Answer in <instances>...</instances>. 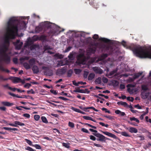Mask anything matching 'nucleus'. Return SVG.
<instances>
[{"mask_svg": "<svg viewBox=\"0 0 151 151\" xmlns=\"http://www.w3.org/2000/svg\"><path fill=\"white\" fill-rule=\"evenodd\" d=\"M9 33L8 35L5 36L4 43L2 47L0 49V55H2L1 59L2 60L4 61L6 63H9L10 61V56L6 53L8 50V47L6 44L8 45L9 44V40L10 39H14L16 36L18 35V34H16L15 32L11 29L10 31H9Z\"/></svg>", "mask_w": 151, "mask_h": 151, "instance_id": "f257e3e1", "label": "nucleus"}, {"mask_svg": "<svg viewBox=\"0 0 151 151\" xmlns=\"http://www.w3.org/2000/svg\"><path fill=\"white\" fill-rule=\"evenodd\" d=\"M134 52L141 58H149L151 59V51L146 47L136 46L132 48Z\"/></svg>", "mask_w": 151, "mask_h": 151, "instance_id": "f03ea898", "label": "nucleus"}, {"mask_svg": "<svg viewBox=\"0 0 151 151\" xmlns=\"http://www.w3.org/2000/svg\"><path fill=\"white\" fill-rule=\"evenodd\" d=\"M17 21V20L14 18H11L8 23V30L10 31L11 29L16 34H18V29L17 25H14L15 23Z\"/></svg>", "mask_w": 151, "mask_h": 151, "instance_id": "7ed1b4c3", "label": "nucleus"}, {"mask_svg": "<svg viewBox=\"0 0 151 151\" xmlns=\"http://www.w3.org/2000/svg\"><path fill=\"white\" fill-rule=\"evenodd\" d=\"M51 27L50 24L47 22L41 23L38 26L36 27L35 32L39 33L42 31H45L47 29L50 28Z\"/></svg>", "mask_w": 151, "mask_h": 151, "instance_id": "20e7f679", "label": "nucleus"}, {"mask_svg": "<svg viewBox=\"0 0 151 151\" xmlns=\"http://www.w3.org/2000/svg\"><path fill=\"white\" fill-rule=\"evenodd\" d=\"M101 48L108 53L109 55L112 54L113 52V47L110 45H102L101 46Z\"/></svg>", "mask_w": 151, "mask_h": 151, "instance_id": "39448f33", "label": "nucleus"}, {"mask_svg": "<svg viewBox=\"0 0 151 151\" xmlns=\"http://www.w3.org/2000/svg\"><path fill=\"white\" fill-rule=\"evenodd\" d=\"M42 69L44 70V74L45 75L48 76H51L53 75L52 70L49 68L43 66L42 67Z\"/></svg>", "mask_w": 151, "mask_h": 151, "instance_id": "423d86ee", "label": "nucleus"}, {"mask_svg": "<svg viewBox=\"0 0 151 151\" xmlns=\"http://www.w3.org/2000/svg\"><path fill=\"white\" fill-rule=\"evenodd\" d=\"M93 134L96 137L99 138L96 139L98 141H101L102 142H105L106 139H109L103 135L99 133H93Z\"/></svg>", "mask_w": 151, "mask_h": 151, "instance_id": "0eeeda50", "label": "nucleus"}, {"mask_svg": "<svg viewBox=\"0 0 151 151\" xmlns=\"http://www.w3.org/2000/svg\"><path fill=\"white\" fill-rule=\"evenodd\" d=\"M13 44L15 47L16 49L19 50L21 49L23 43L22 42H20V40H17L16 42H14Z\"/></svg>", "mask_w": 151, "mask_h": 151, "instance_id": "6e6552de", "label": "nucleus"}, {"mask_svg": "<svg viewBox=\"0 0 151 151\" xmlns=\"http://www.w3.org/2000/svg\"><path fill=\"white\" fill-rule=\"evenodd\" d=\"M9 79L12 80L14 83H19L21 80L20 78L17 77H11Z\"/></svg>", "mask_w": 151, "mask_h": 151, "instance_id": "1a4fd4ad", "label": "nucleus"}, {"mask_svg": "<svg viewBox=\"0 0 151 151\" xmlns=\"http://www.w3.org/2000/svg\"><path fill=\"white\" fill-rule=\"evenodd\" d=\"M101 132L104 134L114 139H117V137L115 134L107 132H104L103 131H101Z\"/></svg>", "mask_w": 151, "mask_h": 151, "instance_id": "9d476101", "label": "nucleus"}, {"mask_svg": "<svg viewBox=\"0 0 151 151\" xmlns=\"http://www.w3.org/2000/svg\"><path fill=\"white\" fill-rule=\"evenodd\" d=\"M93 70L97 73L102 74L103 72V70L99 68L96 67L93 68Z\"/></svg>", "mask_w": 151, "mask_h": 151, "instance_id": "9b49d317", "label": "nucleus"}, {"mask_svg": "<svg viewBox=\"0 0 151 151\" xmlns=\"http://www.w3.org/2000/svg\"><path fill=\"white\" fill-rule=\"evenodd\" d=\"M108 55V54L106 53H104L99 56L98 59V61L102 60L106 58Z\"/></svg>", "mask_w": 151, "mask_h": 151, "instance_id": "f8f14e48", "label": "nucleus"}, {"mask_svg": "<svg viewBox=\"0 0 151 151\" xmlns=\"http://www.w3.org/2000/svg\"><path fill=\"white\" fill-rule=\"evenodd\" d=\"M32 70L33 73L34 74H37L39 72V68L36 65L33 66Z\"/></svg>", "mask_w": 151, "mask_h": 151, "instance_id": "ddd939ff", "label": "nucleus"}, {"mask_svg": "<svg viewBox=\"0 0 151 151\" xmlns=\"http://www.w3.org/2000/svg\"><path fill=\"white\" fill-rule=\"evenodd\" d=\"M65 72V69L63 68H62L58 70L56 72V74L57 75H62L64 74Z\"/></svg>", "mask_w": 151, "mask_h": 151, "instance_id": "4468645a", "label": "nucleus"}, {"mask_svg": "<svg viewBox=\"0 0 151 151\" xmlns=\"http://www.w3.org/2000/svg\"><path fill=\"white\" fill-rule=\"evenodd\" d=\"M99 40L106 43H109L111 42L110 40L105 38L100 37L99 39Z\"/></svg>", "mask_w": 151, "mask_h": 151, "instance_id": "2eb2a0df", "label": "nucleus"}, {"mask_svg": "<svg viewBox=\"0 0 151 151\" xmlns=\"http://www.w3.org/2000/svg\"><path fill=\"white\" fill-rule=\"evenodd\" d=\"M34 42L32 40V39H29L26 42L25 45L26 46H29L32 45Z\"/></svg>", "mask_w": 151, "mask_h": 151, "instance_id": "dca6fc26", "label": "nucleus"}, {"mask_svg": "<svg viewBox=\"0 0 151 151\" xmlns=\"http://www.w3.org/2000/svg\"><path fill=\"white\" fill-rule=\"evenodd\" d=\"M2 104L4 106H12L13 105V104L12 103H10L9 102L7 101H4L2 102Z\"/></svg>", "mask_w": 151, "mask_h": 151, "instance_id": "f3484780", "label": "nucleus"}, {"mask_svg": "<svg viewBox=\"0 0 151 151\" xmlns=\"http://www.w3.org/2000/svg\"><path fill=\"white\" fill-rule=\"evenodd\" d=\"M83 118L86 120H90L94 122H96V121L93 119L92 118L88 116H83Z\"/></svg>", "mask_w": 151, "mask_h": 151, "instance_id": "a211bd4d", "label": "nucleus"}, {"mask_svg": "<svg viewBox=\"0 0 151 151\" xmlns=\"http://www.w3.org/2000/svg\"><path fill=\"white\" fill-rule=\"evenodd\" d=\"M95 76V74L93 73H90L88 75V80L89 81H91L93 80Z\"/></svg>", "mask_w": 151, "mask_h": 151, "instance_id": "6ab92c4d", "label": "nucleus"}, {"mask_svg": "<svg viewBox=\"0 0 151 151\" xmlns=\"http://www.w3.org/2000/svg\"><path fill=\"white\" fill-rule=\"evenodd\" d=\"M115 113L117 114H120V115L122 116H124L125 115V114L124 112L121 111L120 110L117 109L115 111Z\"/></svg>", "mask_w": 151, "mask_h": 151, "instance_id": "aec40b11", "label": "nucleus"}, {"mask_svg": "<svg viewBox=\"0 0 151 151\" xmlns=\"http://www.w3.org/2000/svg\"><path fill=\"white\" fill-rule=\"evenodd\" d=\"M129 131L131 133H137L138 132V130L136 128L132 127H130L129 129Z\"/></svg>", "mask_w": 151, "mask_h": 151, "instance_id": "412c9836", "label": "nucleus"}, {"mask_svg": "<svg viewBox=\"0 0 151 151\" xmlns=\"http://www.w3.org/2000/svg\"><path fill=\"white\" fill-rule=\"evenodd\" d=\"M142 72H139L137 73H135L133 77L134 79L135 80V79L138 78L142 74Z\"/></svg>", "mask_w": 151, "mask_h": 151, "instance_id": "4be33fe9", "label": "nucleus"}, {"mask_svg": "<svg viewBox=\"0 0 151 151\" xmlns=\"http://www.w3.org/2000/svg\"><path fill=\"white\" fill-rule=\"evenodd\" d=\"M96 50V47H90L89 48L88 52L91 53H94Z\"/></svg>", "mask_w": 151, "mask_h": 151, "instance_id": "5701e85b", "label": "nucleus"}, {"mask_svg": "<svg viewBox=\"0 0 151 151\" xmlns=\"http://www.w3.org/2000/svg\"><path fill=\"white\" fill-rule=\"evenodd\" d=\"M73 91L75 92H78L81 93H83L85 92H84L83 89H80L79 88H78L77 89L74 90Z\"/></svg>", "mask_w": 151, "mask_h": 151, "instance_id": "b1692460", "label": "nucleus"}, {"mask_svg": "<svg viewBox=\"0 0 151 151\" xmlns=\"http://www.w3.org/2000/svg\"><path fill=\"white\" fill-rule=\"evenodd\" d=\"M23 66L27 70L29 69L30 68V65L27 62L24 63H23Z\"/></svg>", "mask_w": 151, "mask_h": 151, "instance_id": "393cba45", "label": "nucleus"}, {"mask_svg": "<svg viewBox=\"0 0 151 151\" xmlns=\"http://www.w3.org/2000/svg\"><path fill=\"white\" fill-rule=\"evenodd\" d=\"M54 57L57 58L58 59H61L63 58V56L62 54H60L59 53H56L54 55Z\"/></svg>", "mask_w": 151, "mask_h": 151, "instance_id": "a878e982", "label": "nucleus"}, {"mask_svg": "<svg viewBox=\"0 0 151 151\" xmlns=\"http://www.w3.org/2000/svg\"><path fill=\"white\" fill-rule=\"evenodd\" d=\"M29 63L30 66H32L35 63V59L33 58L30 59L29 61Z\"/></svg>", "mask_w": 151, "mask_h": 151, "instance_id": "bb28decb", "label": "nucleus"}, {"mask_svg": "<svg viewBox=\"0 0 151 151\" xmlns=\"http://www.w3.org/2000/svg\"><path fill=\"white\" fill-rule=\"evenodd\" d=\"M26 24H27L25 21H22L21 23V25H22V27L21 28V29H24V28L25 29L26 27Z\"/></svg>", "mask_w": 151, "mask_h": 151, "instance_id": "cd10ccee", "label": "nucleus"}, {"mask_svg": "<svg viewBox=\"0 0 151 151\" xmlns=\"http://www.w3.org/2000/svg\"><path fill=\"white\" fill-rule=\"evenodd\" d=\"M46 38L47 36H46L44 35H42L40 37H39V40L46 41Z\"/></svg>", "mask_w": 151, "mask_h": 151, "instance_id": "c85d7f7f", "label": "nucleus"}, {"mask_svg": "<svg viewBox=\"0 0 151 151\" xmlns=\"http://www.w3.org/2000/svg\"><path fill=\"white\" fill-rule=\"evenodd\" d=\"M0 70L3 71H5L7 73H9L10 71L8 70L5 69L2 65H0Z\"/></svg>", "mask_w": 151, "mask_h": 151, "instance_id": "c756f323", "label": "nucleus"}, {"mask_svg": "<svg viewBox=\"0 0 151 151\" xmlns=\"http://www.w3.org/2000/svg\"><path fill=\"white\" fill-rule=\"evenodd\" d=\"M41 119L43 122L46 124H47L48 123V122L45 117L44 116H42Z\"/></svg>", "mask_w": 151, "mask_h": 151, "instance_id": "7c9ffc66", "label": "nucleus"}, {"mask_svg": "<svg viewBox=\"0 0 151 151\" xmlns=\"http://www.w3.org/2000/svg\"><path fill=\"white\" fill-rule=\"evenodd\" d=\"M95 83L96 84H100L101 83V78L99 77L97 78L95 80Z\"/></svg>", "mask_w": 151, "mask_h": 151, "instance_id": "2f4dec72", "label": "nucleus"}, {"mask_svg": "<svg viewBox=\"0 0 151 151\" xmlns=\"http://www.w3.org/2000/svg\"><path fill=\"white\" fill-rule=\"evenodd\" d=\"M112 83L113 85V86H117L119 84V82L116 80H113L112 81Z\"/></svg>", "mask_w": 151, "mask_h": 151, "instance_id": "473e14b6", "label": "nucleus"}, {"mask_svg": "<svg viewBox=\"0 0 151 151\" xmlns=\"http://www.w3.org/2000/svg\"><path fill=\"white\" fill-rule=\"evenodd\" d=\"M70 144L69 143H65L63 142L62 143L63 146L67 148H69L70 147Z\"/></svg>", "mask_w": 151, "mask_h": 151, "instance_id": "72a5a7b5", "label": "nucleus"}, {"mask_svg": "<svg viewBox=\"0 0 151 151\" xmlns=\"http://www.w3.org/2000/svg\"><path fill=\"white\" fill-rule=\"evenodd\" d=\"M8 94L12 96L13 97H16L18 98H22V96H18V95H16L14 93H11L10 92H9Z\"/></svg>", "mask_w": 151, "mask_h": 151, "instance_id": "f704fd0d", "label": "nucleus"}, {"mask_svg": "<svg viewBox=\"0 0 151 151\" xmlns=\"http://www.w3.org/2000/svg\"><path fill=\"white\" fill-rule=\"evenodd\" d=\"M73 71L72 69H70L67 72V76L68 77H71L73 73Z\"/></svg>", "mask_w": 151, "mask_h": 151, "instance_id": "c9c22d12", "label": "nucleus"}, {"mask_svg": "<svg viewBox=\"0 0 151 151\" xmlns=\"http://www.w3.org/2000/svg\"><path fill=\"white\" fill-rule=\"evenodd\" d=\"M14 123L17 125H19L20 126H23L24 125V123L20 122L19 121H15L14 122Z\"/></svg>", "mask_w": 151, "mask_h": 151, "instance_id": "e433bc0d", "label": "nucleus"}, {"mask_svg": "<svg viewBox=\"0 0 151 151\" xmlns=\"http://www.w3.org/2000/svg\"><path fill=\"white\" fill-rule=\"evenodd\" d=\"M142 90L144 91H147L149 90V89L147 86L145 85H142L141 86Z\"/></svg>", "mask_w": 151, "mask_h": 151, "instance_id": "4c0bfd02", "label": "nucleus"}, {"mask_svg": "<svg viewBox=\"0 0 151 151\" xmlns=\"http://www.w3.org/2000/svg\"><path fill=\"white\" fill-rule=\"evenodd\" d=\"M75 73L76 74H80L81 71L80 69L76 68L74 69Z\"/></svg>", "mask_w": 151, "mask_h": 151, "instance_id": "58836bf2", "label": "nucleus"}, {"mask_svg": "<svg viewBox=\"0 0 151 151\" xmlns=\"http://www.w3.org/2000/svg\"><path fill=\"white\" fill-rule=\"evenodd\" d=\"M129 119L130 120H131V121H134L138 123H139V120L137 119L134 117H130Z\"/></svg>", "mask_w": 151, "mask_h": 151, "instance_id": "ea45409f", "label": "nucleus"}, {"mask_svg": "<svg viewBox=\"0 0 151 151\" xmlns=\"http://www.w3.org/2000/svg\"><path fill=\"white\" fill-rule=\"evenodd\" d=\"M37 47V45H30V49L31 50H32L36 48Z\"/></svg>", "mask_w": 151, "mask_h": 151, "instance_id": "a19ab883", "label": "nucleus"}, {"mask_svg": "<svg viewBox=\"0 0 151 151\" xmlns=\"http://www.w3.org/2000/svg\"><path fill=\"white\" fill-rule=\"evenodd\" d=\"M43 48L45 51H46L48 50H51L52 48L49 46L47 45H45L44 46Z\"/></svg>", "mask_w": 151, "mask_h": 151, "instance_id": "79ce46f5", "label": "nucleus"}, {"mask_svg": "<svg viewBox=\"0 0 151 151\" xmlns=\"http://www.w3.org/2000/svg\"><path fill=\"white\" fill-rule=\"evenodd\" d=\"M39 37L37 36H34L32 38V39L34 42L39 40Z\"/></svg>", "mask_w": 151, "mask_h": 151, "instance_id": "37998d69", "label": "nucleus"}, {"mask_svg": "<svg viewBox=\"0 0 151 151\" xmlns=\"http://www.w3.org/2000/svg\"><path fill=\"white\" fill-rule=\"evenodd\" d=\"M84 56V54L82 53L79 54L77 56V58L78 60H80Z\"/></svg>", "mask_w": 151, "mask_h": 151, "instance_id": "c03bdc74", "label": "nucleus"}, {"mask_svg": "<svg viewBox=\"0 0 151 151\" xmlns=\"http://www.w3.org/2000/svg\"><path fill=\"white\" fill-rule=\"evenodd\" d=\"M103 116L109 119V120H112L114 119L113 117L111 116L103 115Z\"/></svg>", "mask_w": 151, "mask_h": 151, "instance_id": "a18cd8bd", "label": "nucleus"}, {"mask_svg": "<svg viewBox=\"0 0 151 151\" xmlns=\"http://www.w3.org/2000/svg\"><path fill=\"white\" fill-rule=\"evenodd\" d=\"M121 134L124 136L126 137H130V136L129 135V134L127 133L126 132H122L121 133Z\"/></svg>", "mask_w": 151, "mask_h": 151, "instance_id": "49530a36", "label": "nucleus"}, {"mask_svg": "<svg viewBox=\"0 0 151 151\" xmlns=\"http://www.w3.org/2000/svg\"><path fill=\"white\" fill-rule=\"evenodd\" d=\"M86 110L88 109H92L96 111H98V110L97 109H96L95 108L92 106L86 107Z\"/></svg>", "mask_w": 151, "mask_h": 151, "instance_id": "de8ad7c7", "label": "nucleus"}, {"mask_svg": "<svg viewBox=\"0 0 151 151\" xmlns=\"http://www.w3.org/2000/svg\"><path fill=\"white\" fill-rule=\"evenodd\" d=\"M146 111L145 112H143V114H142L141 116L140 117H141L142 116V118H143L144 116H145L146 114H147L148 112V110H149V108H146Z\"/></svg>", "mask_w": 151, "mask_h": 151, "instance_id": "09e8293b", "label": "nucleus"}, {"mask_svg": "<svg viewBox=\"0 0 151 151\" xmlns=\"http://www.w3.org/2000/svg\"><path fill=\"white\" fill-rule=\"evenodd\" d=\"M25 149L29 151H36L35 150H34L32 148L28 146L25 148Z\"/></svg>", "mask_w": 151, "mask_h": 151, "instance_id": "8fccbe9b", "label": "nucleus"}, {"mask_svg": "<svg viewBox=\"0 0 151 151\" xmlns=\"http://www.w3.org/2000/svg\"><path fill=\"white\" fill-rule=\"evenodd\" d=\"M25 141L26 142L30 145L32 146H34L33 145H32V142L30 140L26 139Z\"/></svg>", "mask_w": 151, "mask_h": 151, "instance_id": "3c124183", "label": "nucleus"}, {"mask_svg": "<svg viewBox=\"0 0 151 151\" xmlns=\"http://www.w3.org/2000/svg\"><path fill=\"white\" fill-rule=\"evenodd\" d=\"M88 72L87 71H84L83 74V78L84 79H86L87 78L88 76Z\"/></svg>", "mask_w": 151, "mask_h": 151, "instance_id": "603ef678", "label": "nucleus"}, {"mask_svg": "<svg viewBox=\"0 0 151 151\" xmlns=\"http://www.w3.org/2000/svg\"><path fill=\"white\" fill-rule=\"evenodd\" d=\"M102 81L104 83H106L108 82V79L105 77H104L102 78Z\"/></svg>", "mask_w": 151, "mask_h": 151, "instance_id": "864d4df0", "label": "nucleus"}, {"mask_svg": "<svg viewBox=\"0 0 151 151\" xmlns=\"http://www.w3.org/2000/svg\"><path fill=\"white\" fill-rule=\"evenodd\" d=\"M81 131L83 132L89 134V132L88 131L87 129L84 128H82L81 129Z\"/></svg>", "mask_w": 151, "mask_h": 151, "instance_id": "5fc2aeb1", "label": "nucleus"}, {"mask_svg": "<svg viewBox=\"0 0 151 151\" xmlns=\"http://www.w3.org/2000/svg\"><path fill=\"white\" fill-rule=\"evenodd\" d=\"M68 125L71 128H73L74 127V124L73 123L70 122H69L68 123Z\"/></svg>", "mask_w": 151, "mask_h": 151, "instance_id": "6e6d98bb", "label": "nucleus"}, {"mask_svg": "<svg viewBox=\"0 0 151 151\" xmlns=\"http://www.w3.org/2000/svg\"><path fill=\"white\" fill-rule=\"evenodd\" d=\"M101 110L103 111H105L106 113H107L109 114L111 113L110 111L109 110H108V109L106 108H102Z\"/></svg>", "mask_w": 151, "mask_h": 151, "instance_id": "4d7b16f0", "label": "nucleus"}, {"mask_svg": "<svg viewBox=\"0 0 151 151\" xmlns=\"http://www.w3.org/2000/svg\"><path fill=\"white\" fill-rule=\"evenodd\" d=\"M40 118V116L38 115H35L34 116V118L35 119L36 121H38L39 120Z\"/></svg>", "mask_w": 151, "mask_h": 151, "instance_id": "13d9d810", "label": "nucleus"}, {"mask_svg": "<svg viewBox=\"0 0 151 151\" xmlns=\"http://www.w3.org/2000/svg\"><path fill=\"white\" fill-rule=\"evenodd\" d=\"M23 116L24 117H25L27 118H29L30 117V115L29 114L27 113L23 114Z\"/></svg>", "mask_w": 151, "mask_h": 151, "instance_id": "bf43d9fd", "label": "nucleus"}, {"mask_svg": "<svg viewBox=\"0 0 151 151\" xmlns=\"http://www.w3.org/2000/svg\"><path fill=\"white\" fill-rule=\"evenodd\" d=\"M127 99L129 101L133 102L134 101V98L133 97H128L127 98Z\"/></svg>", "mask_w": 151, "mask_h": 151, "instance_id": "052dcab7", "label": "nucleus"}, {"mask_svg": "<svg viewBox=\"0 0 151 151\" xmlns=\"http://www.w3.org/2000/svg\"><path fill=\"white\" fill-rule=\"evenodd\" d=\"M8 79H9V78H4L3 76L1 75H0V80L5 81H6Z\"/></svg>", "mask_w": 151, "mask_h": 151, "instance_id": "680f3d73", "label": "nucleus"}, {"mask_svg": "<svg viewBox=\"0 0 151 151\" xmlns=\"http://www.w3.org/2000/svg\"><path fill=\"white\" fill-rule=\"evenodd\" d=\"M50 92L52 93L53 94L55 95H56L58 93L57 92L56 90H54L53 89H51L50 90Z\"/></svg>", "mask_w": 151, "mask_h": 151, "instance_id": "e2e57ef3", "label": "nucleus"}, {"mask_svg": "<svg viewBox=\"0 0 151 151\" xmlns=\"http://www.w3.org/2000/svg\"><path fill=\"white\" fill-rule=\"evenodd\" d=\"M27 93L28 94L31 93L32 94H34L35 93V92L32 89H31L30 90L28 91H27Z\"/></svg>", "mask_w": 151, "mask_h": 151, "instance_id": "0e129e2a", "label": "nucleus"}, {"mask_svg": "<svg viewBox=\"0 0 151 151\" xmlns=\"http://www.w3.org/2000/svg\"><path fill=\"white\" fill-rule=\"evenodd\" d=\"M31 84L30 83H27L24 86V88H29V87L31 86Z\"/></svg>", "mask_w": 151, "mask_h": 151, "instance_id": "69168bd1", "label": "nucleus"}, {"mask_svg": "<svg viewBox=\"0 0 151 151\" xmlns=\"http://www.w3.org/2000/svg\"><path fill=\"white\" fill-rule=\"evenodd\" d=\"M33 146L35 147L37 149H41L40 146L38 145L35 144V145H34Z\"/></svg>", "mask_w": 151, "mask_h": 151, "instance_id": "338daca9", "label": "nucleus"}, {"mask_svg": "<svg viewBox=\"0 0 151 151\" xmlns=\"http://www.w3.org/2000/svg\"><path fill=\"white\" fill-rule=\"evenodd\" d=\"M116 72V71L115 70H114L110 72L109 73V75L110 76H112Z\"/></svg>", "mask_w": 151, "mask_h": 151, "instance_id": "774afa93", "label": "nucleus"}]
</instances>
